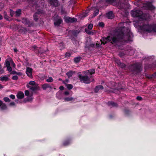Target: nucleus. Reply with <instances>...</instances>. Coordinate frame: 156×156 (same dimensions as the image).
I'll list each match as a JSON object with an SVG mask.
<instances>
[{
	"label": "nucleus",
	"instance_id": "nucleus-1",
	"mask_svg": "<svg viewBox=\"0 0 156 156\" xmlns=\"http://www.w3.org/2000/svg\"><path fill=\"white\" fill-rule=\"evenodd\" d=\"M126 24L124 22L120 23L119 25L118 30L115 31L113 36H108L106 37H103L101 39L102 44H105L111 41V43L113 44L119 42L120 39L125 38L126 35L124 34L122 30L124 28L125 24Z\"/></svg>",
	"mask_w": 156,
	"mask_h": 156
},
{
	"label": "nucleus",
	"instance_id": "nucleus-2",
	"mask_svg": "<svg viewBox=\"0 0 156 156\" xmlns=\"http://www.w3.org/2000/svg\"><path fill=\"white\" fill-rule=\"evenodd\" d=\"M131 14L133 16L139 17L140 19H141L143 20H147L149 17L148 14H143L142 12L139 10H132L131 12Z\"/></svg>",
	"mask_w": 156,
	"mask_h": 156
},
{
	"label": "nucleus",
	"instance_id": "nucleus-3",
	"mask_svg": "<svg viewBox=\"0 0 156 156\" xmlns=\"http://www.w3.org/2000/svg\"><path fill=\"white\" fill-rule=\"evenodd\" d=\"M140 28L141 30L145 31L148 32L152 31L156 32V25H152L148 24H144Z\"/></svg>",
	"mask_w": 156,
	"mask_h": 156
},
{
	"label": "nucleus",
	"instance_id": "nucleus-4",
	"mask_svg": "<svg viewBox=\"0 0 156 156\" xmlns=\"http://www.w3.org/2000/svg\"><path fill=\"white\" fill-rule=\"evenodd\" d=\"M27 87L32 91H35L39 89L38 85L33 81H30L27 84Z\"/></svg>",
	"mask_w": 156,
	"mask_h": 156
},
{
	"label": "nucleus",
	"instance_id": "nucleus-5",
	"mask_svg": "<svg viewBox=\"0 0 156 156\" xmlns=\"http://www.w3.org/2000/svg\"><path fill=\"white\" fill-rule=\"evenodd\" d=\"M78 76L81 81L85 83H89L94 81V79H92V80H90L87 76H82L79 73L78 74Z\"/></svg>",
	"mask_w": 156,
	"mask_h": 156
},
{
	"label": "nucleus",
	"instance_id": "nucleus-6",
	"mask_svg": "<svg viewBox=\"0 0 156 156\" xmlns=\"http://www.w3.org/2000/svg\"><path fill=\"white\" fill-rule=\"evenodd\" d=\"M6 67L10 66L11 65L12 67L14 68L16 67V65L11 58H9L6 59L5 61Z\"/></svg>",
	"mask_w": 156,
	"mask_h": 156
},
{
	"label": "nucleus",
	"instance_id": "nucleus-7",
	"mask_svg": "<svg viewBox=\"0 0 156 156\" xmlns=\"http://www.w3.org/2000/svg\"><path fill=\"white\" fill-rule=\"evenodd\" d=\"M64 19L66 23H72L77 21V19L76 18H71L68 16H65Z\"/></svg>",
	"mask_w": 156,
	"mask_h": 156
},
{
	"label": "nucleus",
	"instance_id": "nucleus-8",
	"mask_svg": "<svg viewBox=\"0 0 156 156\" xmlns=\"http://www.w3.org/2000/svg\"><path fill=\"white\" fill-rule=\"evenodd\" d=\"M131 68H134L133 70V71L134 72V73H137L141 71V66L140 65L139 66H137V64H134L132 66Z\"/></svg>",
	"mask_w": 156,
	"mask_h": 156
},
{
	"label": "nucleus",
	"instance_id": "nucleus-9",
	"mask_svg": "<svg viewBox=\"0 0 156 156\" xmlns=\"http://www.w3.org/2000/svg\"><path fill=\"white\" fill-rule=\"evenodd\" d=\"M33 69L31 68L27 67L26 68V73L27 75L30 78H32V72Z\"/></svg>",
	"mask_w": 156,
	"mask_h": 156
},
{
	"label": "nucleus",
	"instance_id": "nucleus-10",
	"mask_svg": "<svg viewBox=\"0 0 156 156\" xmlns=\"http://www.w3.org/2000/svg\"><path fill=\"white\" fill-rule=\"evenodd\" d=\"M62 19L59 17L57 16V18L55 20L54 23L55 26H59L62 22Z\"/></svg>",
	"mask_w": 156,
	"mask_h": 156
},
{
	"label": "nucleus",
	"instance_id": "nucleus-11",
	"mask_svg": "<svg viewBox=\"0 0 156 156\" xmlns=\"http://www.w3.org/2000/svg\"><path fill=\"white\" fill-rule=\"evenodd\" d=\"M95 69H92L90 70H87L84 71V74L87 75H91L95 73Z\"/></svg>",
	"mask_w": 156,
	"mask_h": 156
},
{
	"label": "nucleus",
	"instance_id": "nucleus-12",
	"mask_svg": "<svg viewBox=\"0 0 156 156\" xmlns=\"http://www.w3.org/2000/svg\"><path fill=\"white\" fill-rule=\"evenodd\" d=\"M50 3L52 5L57 6L58 5V2L57 0H49Z\"/></svg>",
	"mask_w": 156,
	"mask_h": 156
},
{
	"label": "nucleus",
	"instance_id": "nucleus-13",
	"mask_svg": "<svg viewBox=\"0 0 156 156\" xmlns=\"http://www.w3.org/2000/svg\"><path fill=\"white\" fill-rule=\"evenodd\" d=\"M16 97L19 99H21L24 97L23 93L22 92H19L17 94Z\"/></svg>",
	"mask_w": 156,
	"mask_h": 156
},
{
	"label": "nucleus",
	"instance_id": "nucleus-14",
	"mask_svg": "<svg viewBox=\"0 0 156 156\" xmlns=\"http://www.w3.org/2000/svg\"><path fill=\"white\" fill-rule=\"evenodd\" d=\"M42 87L44 90H45L48 88H51V87L50 85L49 84L44 83L42 85Z\"/></svg>",
	"mask_w": 156,
	"mask_h": 156
},
{
	"label": "nucleus",
	"instance_id": "nucleus-15",
	"mask_svg": "<svg viewBox=\"0 0 156 156\" xmlns=\"http://www.w3.org/2000/svg\"><path fill=\"white\" fill-rule=\"evenodd\" d=\"M9 77L6 75L1 76L0 77V80L2 81H7L9 80Z\"/></svg>",
	"mask_w": 156,
	"mask_h": 156
},
{
	"label": "nucleus",
	"instance_id": "nucleus-16",
	"mask_svg": "<svg viewBox=\"0 0 156 156\" xmlns=\"http://www.w3.org/2000/svg\"><path fill=\"white\" fill-rule=\"evenodd\" d=\"M37 12L35 13L34 15V20L37 21V13L38 14H41L43 12L42 11V10H41L40 11H39L38 9Z\"/></svg>",
	"mask_w": 156,
	"mask_h": 156
},
{
	"label": "nucleus",
	"instance_id": "nucleus-17",
	"mask_svg": "<svg viewBox=\"0 0 156 156\" xmlns=\"http://www.w3.org/2000/svg\"><path fill=\"white\" fill-rule=\"evenodd\" d=\"M0 107L1 108V109L2 110H5L7 108L6 105L5 103H3L2 101Z\"/></svg>",
	"mask_w": 156,
	"mask_h": 156
},
{
	"label": "nucleus",
	"instance_id": "nucleus-18",
	"mask_svg": "<svg viewBox=\"0 0 156 156\" xmlns=\"http://www.w3.org/2000/svg\"><path fill=\"white\" fill-rule=\"evenodd\" d=\"M106 16L108 18L111 19L113 18L114 17L113 13L111 11L107 13L106 14Z\"/></svg>",
	"mask_w": 156,
	"mask_h": 156
},
{
	"label": "nucleus",
	"instance_id": "nucleus-19",
	"mask_svg": "<svg viewBox=\"0 0 156 156\" xmlns=\"http://www.w3.org/2000/svg\"><path fill=\"white\" fill-rule=\"evenodd\" d=\"M63 83L66 85L67 88L69 90H71L72 89L73 87V86L72 84H67L66 83H65V81H63Z\"/></svg>",
	"mask_w": 156,
	"mask_h": 156
},
{
	"label": "nucleus",
	"instance_id": "nucleus-20",
	"mask_svg": "<svg viewBox=\"0 0 156 156\" xmlns=\"http://www.w3.org/2000/svg\"><path fill=\"white\" fill-rule=\"evenodd\" d=\"M108 105L109 106L111 107H116L117 106V105L116 103H115L113 102H108Z\"/></svg>",
	"mask_w": 156,
	"mask_h": 156
},
{
	"label": "nucleus",
	"instance_id": "nucleus-21",
	"mask_svg": "<svg viewBox=\"0 0 156 156\" xmlns=\"http://www.w3.org/2000/svg\"><path fill=\"white\" fill-rule=\"evenodd\" d=\"M64 100L65 101H73L74 98L73 97H66L64 98Z\"/></svg>",
	"mask_w": 156,
	"mask_h": 156
},
{
	"label": "nucleus",
	"instance_id": "nucleus-22",
	"mask_svg": "<svg viewBox=\"0 0 156 156\" xmlns=\"http://www.w3.org/2000/svg\"><path fill=\"white\" fill-rule=\"evenodd\" d=\"M103 89V87L102 85H99L97 86L95 88V92L96 93L98 92V90H97V89Z\"/></svg>",
	"mask_w": 156,
	"mask_h": 156
},
{
	"label": "nucleus",
	"instance_id": "nucleus-23",
	"mask_svg": "<svg viewBox=\"0 0 156 156\" xmlns=\"http://www.w3.org/2000/svg\"><path fill=\"white\" fill-rule=\"evenodd\" d=\"M148 7L147 9L151 10H153L155 9V8L151 4H149L147 5Z\"/></svg>",
	"mask_w": 156,
	"mask_h": 156
},
{
	"label": "nucleus",
	"instance_id": "nucleus-24",
	"mask_svg": "<svg viewBox=\"0 0 156 156\" xmlns=\"http://www.w3.org/2000/svg\"><path fill=\"white\" fill-rule=\"evenodd\" d=\"M22 22L24 24H28L29 23V21L27 18H23L22 19Z\"/></svg>",
	"mask_w": 156,
	"mask_h": 156
},
{
	"label": "nucleus",
	"instance_id": "nucleus-25",
	"mask_svg": "<svg viewBox=\"0 0 156 156\" xmlns=\"http://www.w3.org/2000/svg\"><path fill=\"white\" fill-rule=\"evenodd\" d=\"M73 72L72 71H69L66 73V75L69 78L72 76L73 75Z\"/></svg>",
	"mask_w": 156,
	"mask_h": 156
},
{
	"label": "nucleus",
	"instance_id": "nucleus-26",
	"mask_svg": "<svg viewBox=\"0 0 156 156\" xmlns=\"http://www.w3.org/2000/svg\"><path fill=\"white\" fill-rule=\"evenodd\" d=\"M21 13V10L20 9H18L16 12V17L19 16L20 15Z\"/></svg>",
	"mask_w": 156,
	"mask_h": 156
},
{
	"label": "nucleus",
	"instance_id": "nucleus-27",
	"mask_svg": "<svg viewBox=\"0 0 156 156\" xmlns=\"http://www.w3.org/2000/svg\"><path fill=\"white\" fill-rule=\"evenodd\" d=\"M4 69L3 68H2L1 64H0V74H3L4 72Z\"/></svg>",
	"mask_w": 156,
	"mask_h": 156
},
{
	"label": "nucleus",
	"instance_id": "nucleus-28",
	"mask_svg": "<svg viewBox=\"0 0 156 156\" xmlns=\"http://www.w3.org/2000/svg\"><path fill=\"white\" fill-rule=\"evenodd\" d=\"M81 58L80 57H77L74 58V61L75 62L77 63L79 62Z\"/></svg>",
	"mask_w": 156,
	"mask_h": 156
},
{
	"label": "nucleus",
	"instance_id": "nucleus-29",
	"mask_svg": "<svg viewBox=\"0 0 156 156\" xmlns=\"http://www.w3.org/2000/svg\"><path fill=\"white\" fill-rule=\"evenodd\" d=\"M119 63H118V64L119 65V66H120V67L122 68H123L125 67L126 65H125L123 63H121L120 62H119Z\"/></svg>",
	"mask_w": 156,
	"mask_h": 156
},
{
	"label": "nucleus",
	"instance_id": "nucleus-30",
	"mask_svg": "<svg viewBox=\"0 0 156 156\" xmlns=\"http://www.w3.org/2000/svg\"><path fill=\"white\" fill-rule=\"evenodd\" d=\"M37 0H29V2L30 3H32L34 4V5L37 2Z\"/></svg>",
	"mask_w": 156,
	"mask_h": 156
},
{
	"label": "nucleus",
	"instance_id": "nucleus-31",
	"mask_svg": "<svg viewBox=\"0 0 156 156\" xmlns=\"http://www.w3.org/2000/svg\"><path fill=\"white\" fill-rule=\"evenodd\" d=\"M53 79L52 77H50L46 80V81L48 83L51 82L53 81Z\"/></svg>",
	"mask_w": 156,
	"mask_h": 156
},
{
	"label": "nucleus",
	"instance_id": "nucleus-32",
	"mask_svg": "<svg viewBox=\"0 0 156 156\" xmlns=\"http://www.w3.org/2000/svg\"><path fill=\"white\" fill-rule=\"evenodd\" d=\"M7 67V70L9 72H11L12 70V67L10 66L6 67Z\"/></svg>",
	"mask_w": 156,
	"mask_h": 156
},
{
	"label": "nucleus",
	"instance_id": "nucleus-33",
	"mask_svg": "<svg viewBox=\"0 0 156 156\" xmlns=\"http://www.w3.org/2000/svg\"><path fill=\"white\" fill-rule=\"evenodd\" d=\"M5 102H10V100L9 99V98L8 97H5L3 98Z\"/></svg>",
	"mask_w": 156,
	"mask_h": 156
},
{
	"label": "nucleus",
	"instance_id": "nucleus-34",
	"mask_svg": "<svg viewBox=\"0 0 156 156\" xmlns=\"http://www.w3.org/2000/svg\"><path fill=\"white\" fill-rule=\"evenodd\" d=\"M85 32L88 34H92L93 32H91L90 30H88L87 29H85Z\"/></svg>",
	"mask_w": 156,
	"mask_h": 156
},
{
	"label": "nucleus",
	"instance_id": "nucleus-35",
	"mask_svg": "<svg viewBox=\"0 0 156 156\" xmlns=\"http://www.w3.org/2000/svg\"><path fill=\"white\" fill-rule=\"evenodd\" d=\"M99 10L96 9L94 12V16H96L98 14V13L99 12Z\"/></svg>",
	"mask_w": 156,
	"mask_h": 156
},
{
	"label": "nucleus",
	"instance_id": "nucleus-36",
	"mask_svg": "<svg viewBox=\"0 0 156 156\" xmlns=\"http://www.w3.org/2000/svg\"><path fill=\"white\" fill-rule=\"evenodd\" d=\"M88 12H89V11L88 10L86 11L85 12V13H83V15H83V17H85L86 16H87V14L88 13Z\"/></svg>",
	"mask_w": 156,
	"mask_h": 156
},
{
	"label": "nucleus",
	"instance_id": "nucleus-37",
	"mask_svg": "<svg viewBox=\"0 0 156 156\" xmlns=\"http://www.w3.org/2000/svg\"><path fill=\"white\" fill-rule=\"evenodd\" d=\"M12 79L14 80H17L18 79V77L17 76H14L12 77Z\"/></svg>",
	"mask_w": 156,
	"mask_h": 156
},
{
	"label": "nucleus",
	"instance_id": "nucleus-38",
	"mask_svg": "<svg viewBox=\"0 0 156 156\" xmlns=\"http://www.w3.org/2000/svg\"><path fill=\"white\" fill-rule=\"evenodd\" d=\"M93 27V24H90L88 26V28L89 29L91 30L92 28Z\"/></svg>",
	"mask_w": 156,
	"mask_h": 156
},
{
	"label": "nucleus",
	"instance_id": "nucleus-39",
	"mask_svg": "<svg viewBox=\"0 0 156 156\" xmlns=\"http://www.w3.org/2000/svg\"><path fill=\"white\" fill-rule=\"evenodd\" d=\"M25 94L26 96H28L29 94V92L28 90H26L25 91Z\"/></svg>",
	"mask_w": 156,
	"mask_h": 156
},
{
	"label": "nucleus",
	"instance_id": "nucleus-40",
	"mask_svg": "<svg viewBox=\"0 0 156 156\" xmlns=\"http://www.w3.org/2000/svg\"><path fill=\"white\" fill-rule=\"evenodd\" d=\"M71 55V54L69 53H66L65 54V57H69Z\"/></svg>",
	"mask_w": 156,
	"mask_h": 156
},
{
	"label": "nucleus",
	"instance_id": "nucleus-41",
	"mask_svg": "<svg viewBox=\"0 0 156 156\" xmlns=\"http://www.w3.org/2000/svg\"><path fill=\"white\" fill-rule=\"evenodd\" d=\"M10 98L12 99L13 100L15 99V96L13 94H11L9 96Z\"/></svg>",
	"mask_w": 156,
	"mask_h": 156
},
{
	"label": "nucleus",
	"instance_id": "nucleus-42",
	"mask_svg": "<svg viewBox=\"0 0 156 156\" xmlns=\"http://www.w3.org/2000/svg\"><path fill=\"white\" fill-rule=\"evenodd\" d=\"M4 18L6 19H8V16L7 15L6 13L5 12H4Z\"/></svg>",
	"mask_w": 156,
	"mask_h": 156
},
{
	"label": "nucleus",
	"instance_id": "nucleus-43",
	"mask_svg": "<svg viewBox=\"0 0 156 156\" xmlns=\"http://www.w3.org/2000/svg\"><path fill=\"white\" fill-rule=\"evenodd\" d=\"M99 25L100 27H103L104 26V24L102 22H100L99 23Z\"/></svg>",
	"mask_w": 156,
	"mask_h": 156
},
{
	"label": "nucleus",
	"instance_id": "nucleus-44",
	"mask_svg": "<svg viewBox=\"0 0 156 156\" xmlns=\"http://www.w3.org/2000/svg\"><path fill=\"white\" fill-rule=\"evenodd\" d=\"M16 72L15 71H12L11 72H10V74H16Z\"/></svg>",
	"mask_w": 156,
	"mask_h": 156
},
{
	"label": "nucleus",
	"instance_id": "nucleus-45",
	"mask_svg": "<svg viewBox=\"0 0 156 156\" xmlns=\"http://www.w3.org/2000/svg\"><path fill=\"white\" fill-rule=\"evenodd\" d=\"M60 49L61 50L63 49V48H64V45L62 44H61L60 46Z\"/></svg>",
	"mask_w": 156,
	"mask_h": 156
},
{
	"label": "nucleus",
	"instance_id": "nucleus-46",
	"mask_svg": "<svg viewBox=\"0 0 156 156\" xmlns=\"http://www.w3.org/2000/svg\"><path fill=\"white\" fill-rule=\"evenodd\" d=\"M9 105L11 106H14L15 105V103L14 102H12L9 104Z\"/></svg>",
	"mask_w": 156,
	"mask_h": 156
},
{
	"label": "nucleus",
	"instance_id": "nucleus-47",
	"mask_svg": "<svg viewBox=\"0 0 156 156\" xmlns=\"http://www.w3.org/2000/svg\"><path fill=\"white\" fill-rule=\"evenodd\" d=\"M136 98L138 100H142V98L139 96L137 97Z\"/></svg>",
	"mask_w": 156,
	"mask_h": 156
},
{
	"label": "nucleus",
	"instance_id": "nucleus-48",
	"mask_svg": "<svg viewBox=\"0 0 156 156\" xmlns=\"http://www.w3.org/2000/svg\"><path fill=\"white\" fill-rule=\"evenodd\" d=\"M59 89L61 90H63L64 89V87L63 86H61L59 87Z\"/></svg>",
	"mask_w": 156,
	"mask_h": 156
},
{
	"label": "nucleus",
	"instance_id": "nucleus-49",
	"mask_svg": "<svg viewBox=\"0 0 156 156\" xmlns=\"http://www.w3.org/2000/svg\"><path fill=\"white\" fill-rule=\"evenodd\" d=\"M32 48L34 50L37 49V48L36 46L34 45L32 46Z\"/></svg>",
	"mask_w": 156,
	"mask_h": 156
},
{
	"label": "nucleus",
	"instance_id": "nucleus-50",
	"mask_svg": "<svg viewBox=\"0 0 156 156\" xmlns=\"http://www.w3.org/2000/svg\"><path fill=\"white\" fill-rule=\"evenodd\" d=\"M64 94L66 95H69V92L66 91L65 92Z\"/></svg>",
	"mask_w": 156,
	"mask_h": 156
},
{
	"label": "nucleus",
	"instance_id": "nucleus-51",
	"mask_svg": "<svg viewBox=\"0 0 156 156\" xmlns=\"http://www.w3.org/2000/svg\"><path fill=\"white\" fill-rule=\"evenodd\" d=\"M33 99V98L32 97H30L28 98L27 100L28 101H31Z\"/></svg>",
	"mask_w": 156,
	"mask_h": 156
},
{
	"label": "nucleus",
	"instance_id": "nucleus-52",
	"mask_svg": "<svg viewBox=\"0 0 156 156\" xmlns=\"http://www.w3.org/2000/svg\"><path fill=\"white\" fill-rule=\"evenodd\" d=\"M16 74H17L19 76H21L22 75V73L21 72H16Z\"/></svg>",
	"mask_w": 156,
	"mask_h": 156
},
{
	"label": "nucleus",
	"instance_id": "nucleus-53",
	"mask_svg": "<svg viewBox=\"0 0 156 156\" xmlns=\"http://www.w3.org/2000/svg\"><path fill=\"white\" fill-rule=\"evenodd\" d=\"M115 61L117 63V64H118V63H119V62H120V61L119 59H117L116 60H115Z\"/></svg>",
	"mask_w": 156,
	"mask_h": 156
},
{
	"label": "nucleus",
	"instance_id": "nucleus-54",
	"mask_svg": "<svg viewBox=\"0 0 156 156\" xmlns=\"http://www.w3.org/2000/svg\"><path fill=\"white\" fill-rule=\"evenodd\" d=\"M65 81V83H67L69 82V80H66L64 81Z\"/></svg>",
	"mask_w": 156,
	"mask_h": 156
},
{
	"label": "nucleus",
	"instance_id": "nucleus-55",
	"mask_svg": "<svg viewBox=\"0 0 156 156\" xmlns=\"http://www.w3.org/2000/svg\"><path fill=\"white\" fill-rule=\"evenodd\" d=\"M12 11H11V12H10V15H11V16L12 17L13 16V12H12Z\"/></svg>",
	"mask_w": 156,
	"mask_h": 156
},
{
	"label": "nucleus",
	"instance_id": "nucleus-56",
	"mask_svg": "<svg viewBox=\"0 0 156 156\" xmlns=\"http://www.w3.org/2000/svg\"><path fill=\"white\" fill-rule=\"evenodd\" d=\"M14 51L15 52H16L18 51V50H17V49H16V48H14Z\"/></svg>",
	"mask_w": 156,
	"mask_h": 156
},
{
	"label": "nucleus",
	"instance_id": "nucleus-57",
	"mask_svg": "<svg viewBox=\"0 0 156 156\" xmlns=\"http://www.w3.org/2000/svg\"><path fill=\"white\" fill-rule=\"evenodd\" d=\"M3 88V87L2 86L1 84H0V89H2Z\"/></svg>",
	"mask_w": 156,
	"mask_h": 156
},
{
	"label": "nucleus",
	"instance_id": "nucleus-58",
	"mask_svg": "<svg viewBox=\"0 0 156 156\" xmlns=\"http://www.w3.org/2000/svg\"><path fill=\"white\" fill-rule=\"evenodd\" d=\"M2 16L0 14V20H2Z\"/></svg>",
	"mask_w": 156,
	"mask_h": 156
},
{
	"label": "nucleus",
	"instance_id": "nucleus-59",
	"mask_svg": "<svg viewBox=\"0 0 156 156\" xmlns=\"http://www.w3.org/2000/svg\"><path fill=\"white\" fill-rule=\"evenodd\" d=\"M107 1L109 2H111L112 1V0H107Z\"/></svg>",
	"mask_w": 156,
	"mask_h": 156
},
{
	"label": "nucleus",
	"instance_id": "nucleus-60",
	"mask_svg": "<svg viewBox=\"0 0 156 156\" xmlns=\"http://www.w3.org/2000/svg\"><path fill=\"white\" fill-rule=\"evenodd\" d=\"M3 7L2 6L1 7V8L0 9V11H1L3 9Z\"/></svg>",
	"mask_w": 156,
	"mask_h": 156
},
{
	"label": "nucleus",
	"instance_id": "nucleus-61",
	"mask_svg": "<svg viewBox=\"0 0 156 156\" xmlns=\"http://www.w3.org/2000/svg\"><path fill=\"white\" fill-rule=\"evenodd\" d=\"M2 6L3 7V5L2 4H0V9L1 8Z\"/></svg>",
	"mask_w": 156,
	"mask_h": 156
},
{
	"label": "nucleus",
	"instance_id": "nucleus-62",
	"mask_svg": "<svg viewBox=\"0 0 156 156\" xmlns=\"http://www.w3.org/2000/svg\"><path fill=\"white\" fill-rule=\"evenodd\" d=\"M64 145H67V144H66L65 143H64Z\"/></svg>",
	"mask_w": 156,
	"mask_h": 156
},
{
	"label": "nucleus",
	"instance_id": "nucleus-63",
	"mask_svg": "<svg viewBox=\"0 0 156 156\" xmlns=\"http://www.w3.org/2000/svg\"><path fill=\"white\" fill-rule=\"evenodd\" d=\"M99 90V89H97V90H98V91Z\"/></svg>",
	"mask_w": 156,
	"mask_h": 156
},
{
	"label": "nucleus",
	"instance_id": "nucleus-64",
	"mask_svg": "<svg viewBox=\"0 0 156 156\" xmlns=\"http://www.w3.org/2000/svg\"><path fill=\"white\" fill-rule=\"evenodd\" d=\"M59 80H61V79H59Z\"/></svg>",
	"mask_w": 156,
	"mask_h": 156
}]
</instances>
